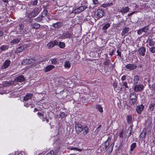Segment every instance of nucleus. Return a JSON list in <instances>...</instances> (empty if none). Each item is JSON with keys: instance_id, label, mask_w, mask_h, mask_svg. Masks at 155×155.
I'll return each instance as SVG.
<instances>
[{"instance_id": "473e14b6", "label": "nucleus", "mask_w": 155, "mask_h": 155, "mask_svg": "<svg viewBox=\"0 0 155 155\" xmlns=\"http://www.w3.org/2000/svg\"><path fill=\"white\" fill-rule=\"evenodd\" d=\"M132 128H131L128 127L127 131V137H129L131 134L132 133Z\"/></svg>"}, {"instance_id": "0e129e2a", "label": "nucleus", "mask_w": 155, "mask_h": 155, "mask_svg": "<svg viewBox=\"0 0 155 155\" xmlns=\"http://www.w3.org/2000/svg\"><path fill=\"white\" fill-rule=\"evenodd\" d=\"M87 0H84L83 2H82V3H83V4H86L87 3Z\"/></svg>"}, {"instance_id": "2eb2a0df", "label": "nucleus", "mask_w": 155, "mask_h": 155, "mask_svg": "<svg viewBox=\"0 0 155 155\" xmlns=\"http://www.w3.org/2000/svg\"><path fill=\"white\" fill-rule=\"evenodd\" d=\"M129 31V28L128 27L125 28H124L121 33L122 36H125L127 35V33Z\"/></svg>"}, {"instance_id": "680f3d73", "label": "nucleus", "mask_w": 155, "mask_h": 155, "mask_svg": "<svg viewBox=\"0 0 155 155\" xmlns=\"http://www.w3.org/2000/svg\"><path fill=\"white\" fill-rule=\"evenodd\" d=\"M113 147L114 146H113L112 145H110L109 147V148L111 150V151H112L113 148Z\"/></svg>"}, {"instance_id": "8fccbe9b", "label": "nucleus", "mask_w": 155, "mask_h": 155, "mask_svg": "<svg viewBox=\"0 0 155 155\" xmlns=\"http://www.w3.org/2000/svg\"><path fill=\"white\" fill-rule=\"evenodd\" d=\"M106 4L107 7H109L113 5V3L112 2H110V3H106Z\"/></svg>"}, {"instance_id": "f03ea898", "label": "nucleus", "mask_w": 155, "mask_h": 155, "mask_svg": "<svg viewBox=\"0 0 155 155\" xmlns=\"http://www.w3.org/2000/svg\"><path fill=\"white\" fill-rule=\"evenodd\" d=\"M104 14V10L101 9H99L95 12L94 17L97 19L98 20L102 18Z\"/></svg>"}, {"instance_id": "9d476101", "label": "nucleus", "mask_w": 155, "mask_h": 155, "mask_svg": "<svg viewBox=\"0 0 155 155\" xmlns=\"http://www.w3.org/2000/svg\"><path fill=\"white\" fill-rule=\"evenodd\" d=\"M58 44V42L56 40H54L53 41L49 42L47 44V46L49 48H51Z\"/></svg>"}, {"instance_id": "c9c22d12", "label": "nucleus", "mask_w": 155, "mask_h": 155, "mask_svg": "<svg viewBox=\"0 0 155 155\" xmlns=\"http://www.w3.org/2000/svg\"><path fill=\"white\" fill-rule=\"evenodd\" d=\"M110 60H109L108 59H106L105 61L104 62L103 64L107 66H108L110 64Z\"/></svg>"}, {"instance_id": "412c9836", "label": "nucleus", "mask_w": 155, "mask_h": 155, "mask_svg": "<svg viewBox=\"0 0 155 155\" xmlns=\"http://www.w3.org/2000/svg\"><path fill=\"white\" fill-rule=\"evenodd\" d=\"M33 94L31 93H27L25 97L24 98V101H27L28 100L30 99L32 96Z\"/></svg>"}, {"instance_id": "58836bf2", "label": "nucleus", "mask_w": 155, "mask_h": 155, "mask_svg": "<svg viewBox=\"0 0 155 155\" xmlns=\"http://www.w3.org/2000/svg\"><path fill=\"white\" fill-rule=\"evenodd\" d=\"M149 50L152 53H155V47L150 48H149Z\"/></svg>"}, {"instance_id": "49530a36", "label": "nucleus", "mask_w": 155, "mask_h": 155, "mask_svg": "<svg viewBox=\"0 0 155 155\" xmlns=\"http://www.w3.org/2000/svg\"><path fill=\"white\" fill-rule=\"evenodd\" d=\"M38 1L37 0H35L34 1H32L31 2V5H35L38 3Z\"/></svg>"}, {"instance_id": "864d4df0", "label": "nucleus", "mask_w": 155, "mask_h": 155, "mask_svg": "<svg viewBox=\"0 0 155 155\" xmlns=\"http://www.w3.org/2000/svg\"><path fill=\"white\" fill-rule=\"evenodd\" d=\"M117 84L115 83H114L113 84V87L114 89L115 90V89L117 88Z\"/></svg>"}, {"instance_id": "ea45409f", "label": "nucleus", "mask_w": 155, "mask_h": 155, "mask_svg": "<svg viewBox=\"0 0 155 155\" xmlns=\"http://www.w3.org/2000/svg\"><path fill=\"white\" fill-rule=\"evenodd\" d=\"M71 150H74L76 151H81L82 150L81 149H79L77 147H72L70 148V149Z\"/></svg>"}, {"instance_id": "a18cd8bd", "label": "nucleus", "mask_w": 155, "mask_h": 155, "mask_svg": "<svg viewBox=\"0 0 155 155\" xmlns=\"http://www.w3.org/2000/svg\"><path fill=\"white\" fill-rule=\"evenodd\" d=\"M143 32L142 30L141 29H140L137 31V34L138 35H140L142 34Z\"/></svg>"}, {"instance_id": "423d86ee", "label": "nucleus", "mask_w": 155, "mask_h": 155, "mask_svg": "<svg viewBox=\"0 0 155 155\" xmlns=\"http://www.w3.org/2000/svg\"><path fill=\"white\" fill-rule=\"evenodd\" d=\"M138 53V54L141 56H144L145 55V52L146 50L145 47H142L138 49L137 50Z\"/></svg>"}, {"instance_id": "7c9ffc66", "label": "nucleus", "mask_w": 155, "mask_h": 155, "mask_svg": "<svg viewBox=\"0 0 155 155\" xmlns=\"http://www.w3.org/2000/svg\"><path fill=\"white\" fill-rule=\"evenodd\" d=\"M136 146V143L134 142L133 143L130 145V151H133Z\"/></svg>"}, {"instance_id": "b1692460", "label": "nucleus", "mask_w": 155, "mask_h": 155, "mask_svg": "<svg viewBox=\"0 0 155 155\" xmlns=\"http://www.w3.org/2000/svg\"><path fill=\"white\" fill-rule=\"evenodd\" d=\"M149 25H147V26H145L144 27L141 28L142 32H144L145 33H147V32L148 31L149 29Z\"/></svg>"}, {"instance_id": "3c124183", "label": "nucleus", "mask_w": 155, "mask_h": 155, "mask_svg": "<svg viewBox=\"0 0 155 155\" xmlns=\"http://www.w3.org/2000/svg\"><path fill=\"white\" fill-rule=\"evenodd\" d=\"M93 3L95 5H97L98 4L99 2L98 0H92Z\"/></svg>"}, {"instance_id": "9b49d317", "label": "nucleus", "mask_w": 155, "mask_h": 155, "mask_svg": "<svg viewBox=\"0 0 155 155\" xmlns=\"http://www.w3.org/2000/svg\"><path fill=\"white\" fill-rule=\"evenodd\" d=\"M11 63V61L9 60H6L4 62L3 65L2 66V69H6L9 66Z\"/></svg>"}, {"instance_id": "f257e3e1", "label": "nucleus", "mask_w": 155, "mask_h": 155, "mask_svg": "<svg viewBox=\"0 0 155 155\" xmlns=\"http://www.w3.org/2000/svg\"><path fill=\"white\" fill-rule=\"evenodd\" d=\"M40 11V9L38 8H35L32 11L27 9L25 15L28 18H31L37 16L39 13Z\"/></svg>"}, {"instance_id": "dca6fc26", "label": "nucleus", "mask_w": 155, "mask_h": 155, "mask_svg": "<svg viewBox=\"0 0 155 155\" xmlns=\"http://www.w3.org/2000/svg\"><path fill=\"white\" fill-rule=\"evenodd\" d=\"M61 37L62 39L70 38L71 37V35L69 32H67L65 33H63Z\"/></svg>"}, {"instance_id": "37998d69", "label": "nucleus", "mask_w": 155, "mask_h": 155, "mask_svg": "<svg viewBox=\"0 0 155 155\" xmlns=\"http://www.w3.org/2000/svg\"><path fill=\"white\" fill-rule=\"evenodd\" d=\"M146 135V132H144L143 131L141 134L140 136L142 137H145Z\"/></svg>"}, {"instance_id": "c756f323", "label": "nucleus", "mask_w": 155, "mask_h": 155, "mask_svg": "<svg viewBox=\"0 0 155 155\" xmlns=\"http://www.w3.org/2000/svg\"><path fill=\"white\" fill-rule=\"evenodd\" d=\"M127 123L129 124H130L132 122V117L131 115H129L127 117Z\"/></svg>"}, {"instance_id": "a211bd4d", "label": "nucleus", "mask_w": 155, "mask_h": 155, "mask_svg": "<svg viewBox=\"0 0 155 155\" xmlns=\"http://www.w3.org/2000/svg\"><path fill=\"white\" fill-rule=\"evenodd\" d=\"M55 66L52 65H49L47 66L44 69V71L45 72H48L52 69L54 68Z\"/></svg>"}, {"instance_id": "a19ab883", "label": "nucleus", "mask_w": 155, "mask_h": 155, "mask_svg": "<svg viewBox=\"0 0 155 155\" xmlns=\"http://www.w3.org/2000/svg\"><path fill=\"white\" fill-rule=\"evenodd\" d=\"M110 26V23H107L103 27V28L104 30H106Z\"/></svg>"}, {"instance_id": "6ab92c4d", "label": "nucleus", "mask_w": 155, "mask_h": 155, "mask_svg": "<svg viewBox=\"0 0 155 155\" xmlns=\"http://www.w3.org/2000/svg\"><path fill=\"white\" fill-rule=\"evenodd\" d=\"M139 79L140 77L138 75H136L134 76L133 79V84L134 85L137 84Z\"/></svg>"}, {"instance_id": "e2e57ef3", "label": "nucleus", "mask_w": 155, "mask_h": 155, "mask_svg": "<svg viewBox=\"0 0 155 155\" xmlns=\"http://www.w3.org/2000/svg\"><path fill=\"white\" fill-rule=\"evenodd\" d=\"M102 6L104 8L107 7L106 3L102 4Z\"/></svg>"}, {"instance_id": "a878e982", "label": "nucleus", "mask_w": 155, "mask_h": 155, "mask_svg": "<svg viewBox=\"0 0 155 155\" xmlns=\"http://www.w3.org/2000/svg\"><path fill=\"white\" fill-rule=\"evenodd\" d=\"M43 17L41 15H39L37 18L35 19V20L37 22H40L42 20Z\"/></svg>"}, {"instance_id": "6e6d98bb", "label": "nucleus", "mask_w": 155, "mask_h": 155, "mask_svg": "<svg viewBox=\"0 0 155 155\" xmlns=\"http://www.w3.org/2000/svg\"><path fill=\"white\" fill-rule=\"evenodd\" d=\"M117 55L120 56V57H121V52L119 51L118 50H117Z\"/></svg>"}, {"instance_id": "39448f33", "label": "nucleus", "mask_w": 155, "mask_h": 155, "mask_svg": "<svg viewBox=\"0 0 155 155\" xmlns=\"http://www.w3.org/2000/svg\"><path fill=\"white\" fill-rule=\"evenodd\" d=\"M134 88V91L136 92H140L144 88V86L143 84L135 85Z\"/></svg>"}, {"instance_id": "4468645a", "label": "nucleus", "mask_w": 155, "mask_h": 155, "mask_svg": "<svg viewBox=\"0 0 155 155\" xmlns=\"http://www.w3.org/2000/svg\"><path fill=\"white\" fill-rule=\"evenodd\" d=\"M21 39V38L19 37H17L14 38L11 42V44L12 45L17 44L20 42Z\"/></svg>"}, {"instance_id": "603ef678", "label": "nucleus", "mask_w": 155, "mask_h": 155, "mask_svg": "<svg viewBox=\"0 0 155 155\" xmlns=\"http://www.w3.org/2000/svg\"><path fill=\"white\" fill-rule=\"evenodd\" d=\"M126 75H123L121 78V80L122 81H124L126 79Z\"/></svg>"}, {"instance_id": "e433bc0d", "label": "nucleus", "mask_w": 155, "mask_h": 155, "mask_svg": "<svg viewBox=\"0 0 155 155\" xmlns=\"http://www.w3.org/2000/svg\"><path fill=\"white\" fill-rule=\"evenodd\" d=\"M58 45L61 48H63L65 47V44L64 42H60Z\"/></svg>"}, {"instance_id": "1a4fd4ad", "label": "nucleus", "mask_w": 155, "mask_h": 155, "mask_svg": "<svg viewBox=\"0 0 155 155\" xmlns=\"http://www.w3.org/2000/svg\"><path fill=\"white\" fill-rule=\"evenodd\" d=\"M144 108V106L143 104L137 106L136 108V111L138 114H140L143 111Z\"/></svg>"}, {"instance_id": "72a5a7b5", "label": "nucleus", "mask_w": 155, "mask_h": 155, "mask_svg": "<svg viewBox=\"0 0 155 155\" xmlns=\"http://www.w3.org/2000/svg\"><path fill=\"white\" fill-rule=\"evenodd\" d=\"M96 108L99 111L101 112L102 113L103 112V110L102 107L101 106V105H97L96 107Z\"/></svg>"}, {"instance_id": "69168bd1", "label": "nucleus", "mask_w": 155, "mask_h": 155, "mask_svg": "<svg viewBox=\"0 0 155 155\" xmlns=\"http://www.w3.org/2000/svg\"><path fill=\"white\" fill-rule=\"evenodd\" d=\"M41 118L42 120V121H45V119L44 118V115H43V116H41Z\"/></svg>"}, {"instance_id": "c85d7f7f", "label": "nucleus", "mask_w": 155, "mask_h": 155, "mask_svg": "<svg viewBox=\"0 0 155 155\" xmlns=\"http://www.w3.org/2000/svg\"><path fill=\"white\" fill-rule=\"evenodd\" d=\"M50 61H51V64H58V60L56 58L53 59H51L50 60Z\"/></svg>"}, {"instance_id": "f8f14e48", "label": "nucleus", "mask_w": 155, "mask_h": 155, "mask_svg": "<svg viewBox=\"0 0 155 155\" xmlns=\"http://www.w3.org/2000/svg\"><path fill=\"white\" fill-rule=\"evenodd\" d=\"M25 80L24 77L22 75L19 76L14 79V81L16 82H22L24 81Z\"/></svg>"}, {"instance_id": "de8ad7c7", "label": "nucleus", "mask_w": 155, "mask_h": 155, "mask_svg": "<svg viewBox=\"0 0 155 155\" xmlns=\"http://www.w3.org/2000/svg\"><path fill=\"white\" fill-rule=\"evenodd\" d=\"M131 101L132 103V104H131V105H134L136 103V99H131Z\"/></svg>"}, {"instance_id": "4c0bfd02", "label": "nucleus", "mask_w": 155, "mask_h": 155, "mask_svg": "<svg viewBox=\"0 0 155 155\" xmlns=\"http://www.w3.org/2000/svg\"><path fill=\"white\" fill-rule=\"evenodd\" d=\"M47 13H48L47 11L46 10H44L43 11V12L41 13V15L43 17H44L47 15Z\"/></svg>"}, {"instance_id": "2f4dec72", "label": "nucleus", "mask_w": 155, "mask_h": 155, "mask_svg": "<svg viewBox=\"0 0 155 155\" xmlns=\"http://www.w3.org/2000/svg\"><path fill=\"white\" fill-rule=\"evenodd\" d=\"M32 25V28L35 29H38L40 27V25L37 23H35Z\"/></svg>"}, {"instance_id": "79ce46f5", "label": "nucleus", "mask_w": 155, "mask_h": 155, "mask_svg": "<svg viewBox=\"0 0 155 155\" xmlns=\"http://www.w3.org/2000/svg\"><path fill=\"white\" fill-rule=\"evenodd\" d=\"M122 85L126 89L127 88L128 89V86L127 85V82L126 81L124 82L123 83Z\"/></svg>"}, {"instance_id": "13d9d810", "label": "nucleus", "mask_w": 155, "mask_h": 155, "mask_svg": "<svg viewBox=\"0 0 155 155\" xmlns=\"http://www.w3.org/2000/svg\"><path fill=\"white\" fill-rule=\"evenodd\" d=\"M123 132L122 131L120 133L119 135V137H121V138L123 137Z\"/></svg>"}, {"instance_id": "0eeeda50", "label": "nucleus", "mask_w": 155, "mask_h": 155, "mask_svg": "<svg viewBox=\"0 0 155 155\" xmlns=\"http://www.w3.org/2000/svg\"><path fill=\"white\" fill-rule=\"evenodd\" d=\"M130 8L128 6H126L120 8L119 12H121L123 15L125 13H127L129 11Z\"/></svg>"}, {"instance_id": "bf43d9fd", "label": "nucleus", "mask_w": 155, "mask_h": 155, "mask_svg": "<svg viewBox=\"0 0 155 155\" xmlns=\"http://www.w3.org/2000/svg\"><path fill=\"white\" fill-rule=\"evenodd\" d=\"M30 105H31V104H28V103H25L24 104V106L26 107H29Z\"/></svg>"}, {"instance_id": "f3484780", "label": "nucleus", "mask_w": 155, "mask_h": 155, "mask_svg": "<svg viewBox=\"0 0 155 155\" xmlns=\"http://www.w3.org/2000/svg\"><path fill=\"white\" fill-rule=\"evenodd\" d=\"M35 60H33L32 58L26 59L24 60L23 64H31L33 61H35Z\"/></svg>"}, {"instance_id": "c03bdc74", "label": "nucleus", "mask_w": 155, "mask_h": 155, "mask_svg": "<svg viewBox=\"0 0 155 155\" xmlns=\"http://www.w3.org/2000/svg\"><path fill=\"white\" fill-rule=\"evenodd\" d=\"M60 117L61 118H64L65 116V113L64 112L61 113L59 115Z\"/></svg>"}, {"instance_id": "4be33fe9", "label": "nucleus", "mask_w": 155, "mask_h": 155, "mask_svg": "<svg viewBox=\"0 0 155 155\" xmlns=\"http://www.w3.org/2000/svg\"><path fill=\"white\" fill-rule=\"evenodd\" d=\"M25 46L21 45L16 50V52L17 53L20 52L22 51L25 49Z\"/></svg>"}, {"instance_id": "7ed1b4c3", "label": "nucleus", "mask_w": 155, "mask_h": 155, "mask_svg": "<svg viewBox=\"0 0 155 155\" xmlns=\"http://www.w3.org/2000/svg\"><path fill=\"white\" fill-rule=\"evenodd\" d=\"M75 128L77 134H79L83 130L81 125L77 121L75 122Z\"/></svg>"}, {"instance_id": "6e6552de", "label": "nucleus", "mask_w": 155, "mask_h": 155, "mask_svg": "<svg viewBox=\"0 0 155 155\" xmlns=\"http://www.w3.org/2000/svg\"><path fill=\"white\" fill-rule=\"evenodd\" d=\"M111 140V138L110 137H109L107 140L106 141V142L104 143V147H103V150H103L104 151L107 147H108L110 144V141Z\"/></svg>"}, {"instance_id": "393cba45", "label": "nucleus", "mask_w": 155, "mask_h": 155, "mask_svg": "<svg viewBox=\"0 0 155 155\" xmlns=\"http://www.w3.org/2000/svg\"><path fill=\"white\" fill-rule=\"evenodd\" d=\"M83 130H84L83 133L84 135H86L89 132V129L86 126L84 127L83 128Z\"/></svg>"}, {"instance_id": "aec40b11", "label": "nucleus", "mask_w": 155, "mask_h": 155, "mask_svg": "<svg viewBox=\"0 0 155 155\" xmlns=\"http://www.w3.org/2000/svg\"><path fill=\"white\" fill-rule=\"evenodd\" d=\"M62 25V24L61 22H57L53 25V27L57 28H59L61 27Z\"/></svg>"}, {"instance_id": "09e8293b", "label": "nucleus", "mask_w": 155, "mask_h": 155, "mask_svg": "<svg viewBox=\"0 0 155 155\" xmlns=\"http://www.w3.org/2000/svg\"><path fill=\"white\" fill-rule=\"evenodd\" d=\"M54 153V151L53 150H51L50 152H48L46 155H53Z\"/></svg>"}, {"instance_id": "052dcab7", "label": "nucleus", "mask_w": 155, "mask_h": 155, "mask_svg": "<svg viewBox=\"0 0 155 155\" xmlns=\"http://www.w3.org/2000/svg\"><path fill=\"white\" fill-rule=\"evenodd\" d=\"M114 52V50H112V51L111 52H110V53L109 54L111 55V56H112L113 54V53Z\"/></svg>"}, {"instance_id": "774afa93", "label": "nucleus", "mask_w": 155, "mask_h": 155, "mask_svg": "<svg viewBox=\"0 0 155 155\" xmlns=\"http://www.w3.org/2000/svg\"><path fill=\"white\" fill-rule=\"evenodd\" d=\"M38 109L37 108H35L34 109V112H35L36 111H38Z\"/></svg>"}, {"instance_id": "f704fd0d", "label": "nucleus", "mask_w": 155, "mask_h": 155, "mask_svg": "<svg viewBox=\"0 0 155 155\" xmlns=\"http://www.w3.org/2000/svg\"><path fill=\"white\" fill-rule=\"evenodd\" d=\"M137 95L134 92L131 93L130 96V98L131 99H136Z\"/></svg>"}, {"instance_id": "5fc2aeb1", "label": "nucleus", "mask_w": 155, "mask_h": 155, "mask_svg": "<svg viewBox=\"0 0 155 155\" xmlns=\"http://www.w3.org/2000/svg\"><path fill=\"white\" fill-rule=\"evenodd\" d=\"M136 12H135V11L133 12L130 13L128 14L127 16L128 17L131 16L133 14H134V13H135Z\"/></svg>"}, {"instance_id": "cd10ccee", "label": "nucleus", "mask_w": 155, "mask_h": 155, "mask_svg": "<svg viewBox=\"0 0 155 155\" xmlns=\"http://www.w3.org/2000/svg\"><path fill=\"white\" fill-rule=\"evenodd\" d=\"M9 48V46L8 45H3L2 46L0 47L1 50L4 51L8 50Z\"/></svg>"}, {"instance_id": "338daca9", "label": "nucleus", "mask_w": 155, "mask_h": 155, "mask_svg": "<svg viewBox=\"0 0 155 155\" xmlns=\"http://www.w3.org/2000/svg\"><path fill=\"white\" fill-rule=\"evenodd\" d=\"M2 0L4 2L7 3V2H8L10 0Z\"/></svg>"}, {"instance_id": "ddd939ff", "label": "nucleus", "mask_w": 155, "mask_h": 155, "mask_svg": "<svg viewBox=\"0 0 155 155\" xmlns=\"http://www.w3.org/2000/svg\"><path fill=\"white\" fill-rule=\"evenodd\" d=\"M126 68L131 71L136 68L137 66L134 64H128L126 66Z\"/></svg>"}, {"instance_id": "20e7f679", "label": "nucleus", "mask_w": 155, "mask_h": 155, "mask_svg": "<svg viewBox=\"0 0 155 155\" xmlns=\"http://www.w3.org/2000/svg\"><path fill=\"white\" fill-rule=\"evenodd\" d=\"M87 6H80L78 8L75 9L73 10V12L75 14H78L81 13L84 10H85L87 8Z\"/></svg>"}, {"instance_id": "5701e85b", "label": "nucleus", "mask_w": 155, "mask_h": 155, "mask_svg": "<svg viewBox=\"0 0 155 155\" xmlns=\"http://www.w3.org/2000/svg\"><path fill=\"white\" fill-rule=\"evenodd\" d=\"M155 107V104L154 103L151 102L150 104L149 107V109L151 111H153Z\"/></svg>"}, {"instance_id": "bb28decb", "label": "nucleus", "mask_w": 155, "mask_h": 155, "mask_svg": "<svg viewBox=\"0 0 155 155\" xmlns=\"http://www.w3.org/2000/svg\"><path fill=\"white\" fill-rule=\"evenodd\" d=\"M64 66L65 68L69 69L70 68L71 65L69 61H66L64 63Z\"/></svg>"}, {"instance_id": "4d7b16f0", "label": "nucleus", "mask_w": 155, "mask_h": 155, "mask_svg": "<svg viewBox=\"0 0 155 155\" xmlns=\"http://www.w3.org/2000/svg\"><path fill=\"white\" fill-rule=\"evenodd\" d=\"M37 114L38 116L40 117H41V116H43V115L39 112H38Z\"/></svg>"}]
</instances>
